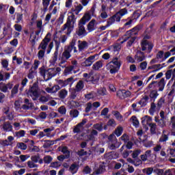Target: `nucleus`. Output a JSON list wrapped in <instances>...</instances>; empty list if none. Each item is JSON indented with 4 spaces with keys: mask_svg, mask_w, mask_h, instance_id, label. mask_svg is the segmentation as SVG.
I'll use <instances>...</instances> for the list:
<instances>
[{
    "mask_svg": "<svg viewBox=\"0 0 175 175\" xmlns=\"http://www.w3.org/2000/svg\"><path fill=\"white\" fill-rule=\"evenodd\" d=\"M90 20H91V15H90V14H85L79 21L78 29L75 32L76 35H77L79 38H85V36L88 35V32L85 30L84 25H85Z\"/></svg>",
    "mask_w": 175,
    "mask_h": 175,
    "instance_id": "f257e3e1",
    "label": "nucleus"
},
{
    "mask_svg": "<svg viewBox=\"0 0 175 175\" xmlns=\"http://www.w3.org/2000/svg\"><path fill=\"white\" fill-rule=\"evenodd\" d=\"M49 36H51V33H48L42 41L40 42L38 49H42V50L38 51V59H42L44 57V53H46V49H47V46L49 43L51 41V38H49Z\"/></svg>",
    "mask_w": 175,
    "mask_h": 175,
    "instance_id": "f03ea898",
    "label": "nucleus"
},
{
    "mask_svg": "<svg viewBox=\"0 0 175 175\" xmlns=\"http://www.w3.org/2000/svg\"><path fill=\"white\" fill-rule=\"evenodd\" d=\"M121 60L118 59V57H113L112 60L107 64V68L109 69L111 75L118 73L121 68Z\"/></svg>",
    "mask_w": 175,
    "mask_h": 175,
    "instance_id": "7ed1b4c3",
    "label": "nucleus"
},
{
    "mask_svg": "<svg viewBox=\"0 0 175 175\" xmlns=\"http://www.w3.org/2000/svg\"><path fill=\"white\" fill-rule=\"evenodd\" d=\"M40 75L42 76L45 81H49L53 77L57 76V72H55V68H48L46 70L44 66H42L39 68Z\"/></svg>",
    "mask_w": 175,
    "mask_h": 175,
    "instance_id": "20e7f679",
    "label": "nucleus"
},
{
    "mask_svg": "<svg viewBox=\"0 0 175 175\" xmlns=\"http://www.w3.org/2000/svg\"><path fill=\"white\" fill-rule=\"evenodd\" d=\"M150 39H151V36L146 34L144 36L141 42L142 51H146V50H148V54H150L151 51H152V49H154V44L148 41Z\"/></svg>",
    "mask_w": 175,
    "mask_h": 175,
    "instance_id": "39448f33",
    "label": "nucleus"
},
{
    "mask_svg": "<svg viewBox=\"0 0 175 175\" xmlns=\"http://www.w3.org/2000/svg\"><path fill=\"white\" fill-rule=\"evenodd\" d=\"M30 96H34V98H39L40 94L39 93V85L38 83H34L32 86H30L28 91Z\"/></svg>",
    "mask_w": 175,
    "mask_h": 175,
    "instance_id": "423d86ee",
    "label": "nucleus"
},
{
    "mask_svg": "<svg viewBox=\"0 0 175 175\" xmlns=\"http://www.w3.org/2000/svg\"><path fill=\"white\" fill-rule=\"evenodd\" d=\"M73 28H75L74 25H72V21L69 18H67L66 23L63 25L61 28V32H64L67 29L66 35L69 36L72 33V31H73Z\"/></svg>",
    "mask_w": 175,
    "mask_h": 175,
    "instance_id": "0eeeda50",
    "label": "nucleus"
},
{
    "mask_svg": "<svg viewBox=\"0 0 175 175\" xmlns=\"http://www.w3.org/2000/svg\"><path fill=\"white\" fill-rule=\"evenodd\" d=\"M96 55H98L96 54L94 55H91L87 59H85V60L81 63V66H83L84 68L91 66V65H92V64L95 62V57H96Z\"/></svg>",
    "mask_w": 175,
    "mask_h": 175,
    "instance_id": "6e6552de",
    "label": "nucleus"
},
{
    "mask_svg": "<svg viewBox=\"0 0 175 175\" xmlns=\"http://www.w3.org/2000/svg\"><path fill=\"white\" fill-rule=\"evenodd\" d=\"M131 95V93L129 90H118L116 93V96L119 99H125L126 98H129Z\"/></svg>",
    "mask_w": 175,
    "mask_h": 175,
    "instance_id": "1a4fd4ad",
    "label": "nucleus"
},
{
    "mask_svg": "<svg viewBox=\"0 0 175 175\" xmlns=\"http://www.w3.org/2000/svg\"><path fill=\"white\" fill-rule=\"evenodd\" d=\"M75 46H76V40H72V42H70L69 46L65 47L64 51L70 53L72 51L74 50V53H77V49Z\"/></svg>",
    "mask_w": 175,
    "mask_h": 175,
    "instance_id": "9d476101",
    "label": "nucleus"
},
{
    "mask_svg": "<svg viewBox=\"0 0 175 175\" xmlns=\"http://www.w3.org/2000/svg\"><path fill=\"white\" fill-rule=\"evenodd\" d=\"M70 83H73V77H71L65 81H64L62 79H59L57 81V83L59 84V86L60 87V89L63 88V87H66V85H69Z\"/></svg>",
    "mask_w": 175,
    "mask_h": 175,
    "instance_id": "9b49d317",
    "label": "nucleus"
},
{
    "mask_svg": "<svg viewBox=\"0 0 175 175\" xmlns=\"http://www.w3.org/2000/svg\"><path fill=\"white\" fill-rule=\"evenodd\" d=\"M116 21H117L118 23H120V17L118 16L117 14H114L113 16L108 18V21H107V27H110V25H113V24H114Z\"/></svg>",
    "mask_w": 175,
    "mask_h": 175,
    "instance_id": "f8f14e48",
    "label": "nucleus"
},
{
    "mask_svg": "<svg viewBox=\"0 0 175 175\" xmlns=\"http://www.w3.org/2000/svg\"><path fill=\"white\" fill-rule=\"evenodd\" d=\"M1 129L3 132H13V126L10 122H5L2 125Z\"/></svg>",
    "mask_w": 175,
    "mask_h": 175,
    "instance_id": "ddd939ff",
    "label": "nucleus"
},
{
    "mask_svg": "<svg viewBox=\"0 0 175 175\" xmlns=\"http://www.w3.org/2000/svg\"><path fill=\"white\" fill-rule=\"evenodd\" d=\"M135 59H137V62H143L146 59V55L144 52L142 51H137L136 55L134 56Z\"/></svg>",
    "mask_w": 175,
    "mask_h": 175,
    "instance_id": "4468645a",
    "label": "nucleus"
},
{
    "mask_svg": "<svg viewBox=\"0 0 175 175\" xmlns=\"http://www.w3.org/2000/svg\"><path fill=\"white\" fill-rule=\"evenodd\" d=\"M154 121L160 128H165L166 126V120L165 119H159V116H155Z\"/></svg>",
    "mask_w": 175,
    "mask_h": 175,
    "instance_id": "2eb2a0df",
    "label": "nucleus"
},
{
    "mask_svg": "<svg viewBox=\"0 0 175 175\" xmlns=\"http://www.w3.org/2000/svg\"><path fill=\"white\" fill-rule=\"evenodd\" d=\"M157 85L159 87V92H163L165 86L166 85V81H165V78H162L159 82H157Z\"/></svg>",
    "mask_w": 175,
    "mask_h": 175,
    "instance_id": "dca6fc26",
    "label": "nucleus"
},
{
    "mask_svg": "<svg viewBox=\"0 0 175 175\" xmlns=\"http://www.w3.org/2000/svg\"><path fill=\"white\" fill-rule=\"evenodd\" d=\"M80 168V165H79V164H76V163H72L68 170L69 172H70V173H72V174H76V173H77V172H79V169Z\"/></svg>",
    "mask_w": 175,
    "mask_h": 175,
    "instance_id": "f3484780",
    "label": "nucleus"
},
{
    "mask_svg": "<svg viewBox=\"0 0 175 175\" xmlns=\"http://www.w3.org/2000/svg\"><path fill=\"white\" fill-rule=\"evenodd\" d=\"M3 71H0V81H6V80H9L10 79V73L5 72V75H3Z\"/></svg>",
    "mask_w": 175,
    "mask_h": 175,
    "instance_id": "a211bd4d",
    "label": "nucleus"
},
{
    "mask_svg": "<svg viewBox=\"0 0 175 175\" xmlns=\"http://www.w3.org/2000/svg\"><path fill=\"white\" fill-rule=\"evenodd\" d=\"M83 88H84V81L83 80H80L77 82L75 86V91L77 92H80Z\"/></svg>",
    "mask_w": 175,
    "mask_h": 175,
    "instance_id": "6ab92c4d",
    "label": "nucleus"
},
{
    "mask_svg": "<svg viewBox=\"0 0 175 175\" xmlns=\"http://www.w3.org/2000/svg\"><path fill=\"white\" fill-rule=\"evenodd\" d=\"M96 21L95 19H92L88 24V32H92V31H95V22Z\"/></svg>",
    "mask_w": 175,
    "mask_h": 175,
    "instance_id": "aec40b11",
    "label": "nucleus"
},
{
    "mask_svg": "<svg viewBox=\"0 0 175 175\" xmlns=\"http://www.w3.org/2000/svg\"><path fill=\"white\" fill-rule=\"evenodd\" d=\"M158 96H159L158 90H152L149 95V98H150L151 100H153V102H155V99H157Z\"/></svg>",
    "mask_w": 175,
    "mask_h": 175,
    "instance_id": "412c9836",
    "label": "nucleus"
},
{
    "mask_svg": "<svg viewBox=\"0 0 175 175\" xmlns=\"http://www.w3.org/2000/svg\"><path fill=\"white\" fill-rule=\"evenodd\" d=\"M75 69V66H70L65 68L64 71V76H68V75H72V72Z\"/></svg>",
    "mask_w": 175,
    "mask_h": 175,
    "instance_id": "4be33fe9",
    "label": "nucleus"
},
{
    "mask_svg": "<svg viewBox=\"0 0 175 175\" xmlns=\"http://www.w3.org/2000/svg\"><path fill=\"white\" fill-rule=\"evenodd\" d=\"M165 132L166 131H163V134L159 140L160 143H165V142H167V140H169V135L164 134Z\"/></svg>",
    "mask_w": 175,
    "mask_h": 175,
    "instance_id": "5701e85b",
    "label": "nucleus"
},
{
    "mask_svg": "<svg viewBox=\"0 0 175 175\" xmlns=\"http://www.w3.org/2000/svg\"><path fill=\"white\" fill-rule=\"evenodd\" d=\"M103 66V63L102 61H98L92 66V70H99L100 68Z\"/></svg>",
    "mask_w": 175,
    "mask_h": 175,
    "instance_id": "b1692460",
    "label": "nucleus"
},
{
    "mask_svg": "<svg viewBox=\"0 0 175 175\" xmlns=\"http://www.w3.org/2000/svg\"><path fill=\"white\" fill-rule=\"evenodd\" d=\"M148 126L150 128V134L157 135V124L155 123H149Z\"/></svg>",
    "mask_w": 175,
    "mask_h": 175,
    "instance_id": "393cba45",
    "label": "nucleus"
},
{
    "mask_svg": "<svg viewBox=\"0 0 175 175\" xmlns=\"http://www.w3.org/2000/svg\"><path fill=\"white\" fill-rule=\"evenodd\" d=\"M70 109H77V107H80V102L76 100H71L69 103Z\"/></svg>",
    "mask_w": 175,
    "mask_h": 175,
    "instance_id": "a878e982",
    "label": "nucleus"
},
{
    "mask_svg": "<svg viewBox=\"0 0 175 175\" xmlns=\"http://www.w3.org/2000/svg\"><path fill=\"white\" fill-rule=\"evenodd\" d=\"M93 128L94 129H96L98 132H102V131H103V122H101L99 123L94 124L93 125Z\"/></svg>",
    "mask_w": 175,
    "mask_h": 175,
    "instance_id": "bb28decb",
    "label": "nucleus"
},
{
    "mask_svg": "<svg viewBox=\"0 0 175 175\" xmlns=\"http://www.w3.org/2000/svg\"><path fill=\"white\" fill-rule=\"evenodd\" d=\"M105 170H106L105 165H100L98 167V169L95 171V172L93 173V174L99 175L102 174Z\"/></svg>",
    "mask_w": 175,
    "mask_h": 175,
    "instance_id": "cd10ccee",
    "label": "nucleus"
},
{
    "mask_svg": "<svg viewBox=\"0 0 175 175\" xmlns=\"http://www.w3.org/2000/svg\"><path fill=\"white\" fill-rule=\"evenodd\" d=\"M58 59V51H55L53 53V56L52 59L50 60L51 65H55V62H57Z\"/></svg>",
    "mask_w": 175,
    "mask_h": 175,
    "instance_id": "c85d7f7f",
    "label": "nucleus"
},
{
    "mask_svg": "<svg viewBox=\"0 0 175 175\" xmlns=\"http://www.w3.org/2000/svg\"><path fill=\"white\" fill-rule=\"evenodd\" d=\"M142 29H143V25H138L131 29V32H134V35H137V33H139V31H142Z\"/></svg>",
    "mask_w": 175,
    "mask_h": 175,
    "instance_id": "c756f323",
    "label": "nucleus"
},
{
    "mask_svg": "<svg viewBox=\"0 0 175 175\" xmlns=\"http://www.w3.org/2000/svg\"><path fill=\"white\" fill-rule=\"evenodd\" d=\"M128 14V10H126V8H123V9L120 10L119 12H118L115 14H117V16L118 17H120V19H121V18L123 16H125V14Z\"/></svg>",
    "mask_w": 175,
    "mask_h": 175,
    "instance_id": "7c9ffc66",
    "label": "nucleus"
},
{
    "mask_svg": "<svg viewBox=\"0 0 175 175\" xmlns=\"http://www.w3.org/2000/svg\"><path fill=\"white\" fill-rule=\"evenodd\" d=\"M122 132H124V129L122 126H118L114 131V135H116L118 137H120V136L122 135Z\"/></svg>",
    "mask_w": 175,
    "mask_h": 175,
    "instance_id": "2f4dec72",
    "label": "nucleus"
},
{
    "mask_svg": "<svg viewBox=\"0 0 175 175\" xmlns=\"http://www.w3.org/2000/svg\"><path fill=\"white\" fill-rule=\"evenodd\" d=\"M88 47V42H87V41H83L78 45V49L79 51H83L84 49H87Z\"/></svg>",
    "mask_w": 175,
    "mask_h": 175,
    "instance_id": "473e14b6",
    "label": "nucleus"
},
{
    "mask_svg": "<svg viewBox=\"0 0 175 175\" xmlns=\"http://www.w3.org/2000/svg\"><path fill=\"white\" fill-rule=\"evenodd\" d=\"M18 87H20L19 84H16L14 86V88L11 90V98H14V95L18 92Z\"/></svg>",
    "mask_w": 175,
    "mask_h": 175,
    "instance_id": "72a5a7b5",
    "label": "nucleus"
},
{
    "mask_svg": "<svg viewBox=\"0 0 175 175\" xmlns=\"http://www.w3.org/2000/svg\"><path fill=\"white\" fill-rule=\"evenodd\" d=\"M0 91H1V92H3L4 94H6V92H9L6 83H4L3 82L0 83Z\"/></svg>",
    "mask_w": 175,
    "mask_h": 175,
    "instance_id": "f704fd0d",
    "label": "nucleus"
},
{
    "mask_svg": "<svg viewBox=\"0 0 175 175\" xmlns=\"http://www.w3.org/2000/svg\"><path fill=\"white\" fill-rule=\"evenodd\" d=\"M67 95H68V90L66 89H63L59 92V96L61 99H65Z\"/></svg>",
    "mask_w": 175,
    "mask_h": 175,
    "instance_id": "c9c22d12",
    "label": "nucleus"
},
{
    "mask_svg": "<svg viewBox=\"0 0 175 175\" xmlns=\"http://www.w3.org/2000/svg\"><path fill=\"white\" fill-rule=\"evenodd\" d=\"M98 95H100L101 96H105V95H107V90H106V88H100V90L97 91Z\"/></svg>",
    "mask_w": 175,
    "mask_h": 175,
    "instance_id": "e433bc0d",
    "label": "nucleus"
},
{
    "mask_svg": "<svg viewBox=\"0 0 175 175\" xmlns=\"http://www.w3.org/2000/svg\"><path fill=\"white\" fill-rule=\"evenodd\" d=\"M99 76L95 75L90 78V81L92 84H98V83H99Z\"/></svg>",
    "mask_w": 175,
    "mask_h": 175,
    "instance_id": "4c0bfd02",
    "label": "nucleus"
},
{
    "mask_svg": "<svg viewBox=\"0 0 175 175\" xmlns=\"http://www.w3.org/2000/svg\"><path fill=\"white\" fill-rule=\"evenodd\" d=\"M44 142H45L43 145L44 148H49L51 147V146H53V144H54V141L44 140Z\"/></svg>",
    "mask_w": 175,
    "mask_h": 175,
    "instance_id": "58836bf2",
    "label": "nucleus"
},
{
    "mask_svg": "<svg viewBox=\"0 0 175 175\" xmlns=\"http://www.w3.org/2000/svg\"><path fill=\"white\" fill-rule=\"evenodd\" d=\"M131 120H132L133 121V125L135 126V128H137L139 124V120H137V117L133 116Z\"/></svg>",
    "mask_w": 175,
    "mask_h": 175,
    "instance_id": "ea45409f",
    "label": "nucleus"
},
{
    "mask_svg": "<svg viewBox=\"0 0 175 175\" xmlns=\"http://www.w3.org/2000/svg\"><path fill=\"white\" fill-rule=\"evenodd\" d=\"M156 107H157V105H155V103H152L150 105V108L149 109V114H150V116H154V113H155Z\"/></svg>",
    "mask_w": 175,
    "mask_h": 175,
    "instance_id": "a19ab883",
    "label": "nucleus"
},
{
    "mask_svg": "<svg viewBox=\"0 0 175 175\" xmlns=\"http://www.w3.org/2000/svg\"><path fill=\"white\" fill-rule=\"evenodd\" d=\"M140 16H142V14H140V12H139V11H135L132 16H131V20H137V18H139V17H140Z\"/></svg>",
    "mask_w": 175,
    "mask_h": 175,
    "instance_id": "79ce46f5",
    "label": "nucleus"
},
{
    "mask_svg": "<svg viewBox=\"0 0 175 175\" xmlns=\"http://www.w3.org/2000/svg\"><path fill=\"white\" fill-rule=\"evenodd\" d=\"M39 159H40V154H39V153H38L36 155H33V156L31 157V160L34 163H38V162L39 161Z\"/></svg>",
    "mask_w": 175,
    "mask_h": 175,
    "instance_id": "37998d69",
    "label": "nucleus"
},
{
    "mask_svg": "<svg viewBox=\"0 0 175 175\" xmlns=\"http://www.w3.org/2000/svg\"><path fill=\"white\" fill-rule=\"evenodd\" d=\"M79 112L77 109H74L70 111V116L72 117V118H76L79 117Z\"/></svg>",
    "mask_w": 175,
    "mask_h": 175,
    "instance_id": "c03bdc74",
    "label": "nucleus"
},
{
    "mask_svg": "<svg viewBox=\"0 0 175 175\" xmlns=\"http://www.w3.org/2000/svg\"><path fill=\"white\" fill-rule=\"evenodd\" d=\"M146 121V122H151V121H152V118L147 115L142 118V124H145Z\"/></svg>",
    "mask_w": 175,
    "mask_h": 175,
    "instance_id": "a18cd8bd",
    "label": "nucleus"
},
{
    "mask_svg": "<svg viewBox=\"0 0 175 175\" xmlns=\"http://www.w3.org/2000/svg\"><path fill=\"white\" fill-rule=\"evenodd\" d=\"M33 31L31 32V33L30 34V37H29V41L31 42V46H35V44H36V35H34L33 36V39L32 38V35H33Z\"/></svg>",
    "mask_w": 175,
    "mask_h": 175,
    "instance_id": "49530a36",
    "label": "nucleus"
},
{
    "mask_svg": "<svg viewBox=\"0 0 175 175\" xmlns=\"http://www.w3.org/2000/svg\"><path fill=\"white\" fill-rule=\"evenodd\" d=\"M43 161L44 163L49 165V163H51V161H53V157H51V156L50 155H46L44 157Z\"/></svg>",
    "mask_w": 175,
    "mask_h": 175,
    "instance_id": "de8ad7c7",
    "label": "nucleus"
},
{
    "mask_svg": "<svg viewBox=\"0 0 175 175\" xmlns=\"http://www.w3.org/2000/svg\"><path fill=\"white\" fill-rule=\"evenodd\" d=\"M132 23H133V20L131 19V18L127 21L126 23H124L123 28L125 29H128V28H131L132 27Z\"/></svg>",
    "mask_w": 175,
    "mask_h": 175,
    "instance_id": "09e8293b",
    "label": "nucleus"
},
{
    "mask_svg": "<svg viewBox=\"0 0 175 175\" xmlns=\"http://www.w3.org/2000/svg\"><path fill=\"white\" fill-rule=\"evenodd\" d=\"M40 151V148H39V146H33L29 147L30 152H39Z\"/></svg>",
    "mask_w": 175,
    "mask_h": 175,
    "instance_id": "8fccbe9b",
    "label": "nucleus"
},
{
    "mask_svg": "<svg viewBox=\"0 0 175 175\" xmlns=\"http://www.w3.org/2000/svg\"><path fill=\"white\" fill-rule=\"evenodd\" d=\"M14 106L16 111H18V110L21 109V104H20V101L18 100H15Z\"/></svg>",
    "mask_w": 175,
    "mask_h": 175,
    "instance_id": "3c124183",
    "label": "nucleus"
},
{
    "mask_svg": "<svg viewBox=\"0 0 175 175\" xmlns=\"http://www.w3.org/2000/svg\"><path fill=\"white\" fill-rule=\"evenodd\" d=\"M143 173H146L147 175L152 174V172H154V168L148 167L145 168L142 170Z\"/></svg>",
    "mask_w": 175,
    "mask_h": 175,
    "instance_id": "603ef678",
    "label": "nucleus"
},
{
    "mask_svg": "<svg viewBox=\"0 0 175 175\" xmlns=\"http://www.w3.org/2000/svg\"><path fill=\"white\" fill-rule=\"evenodd\" d=\"M163 103H165V98L163 96L161 97L158 102H157V107L159 109H161V107H162V105H163Z\"/></svg>",
    "mask_w": 175,
    "mask_h": 175,
    "instance_id": "864d4df0",
    "label": "nucleus"
},
{
    "mask_svg": "<svg viewBox=\"0 0 175 175\" xmlns=\"http://www.w3.org/2000/svg\"><path fill=\"white\" fill-rule=\"evenodd\" d=\"M172 75H173V70L170 69L167 70L165 72V79L166 80H170L172 77Z\"/></svg>",
    "mask_w": 175,
    "mask_h": 175,
    "instance_id": "5fc2aeb1",
    "label": "nucleus"
},
{
    "mask_svg": "<svg viewBox=\"0 0 175 175\" xmlns=\"http://www.w3.org/2000/svg\"><path fill=\"white\" fill-rule=\"evenodd\" d=\"M121 140H122V142H124V143L125 144H126V143H128V142H129V136H128V135L126 134H123L121 137H120Z\"/></svg>",
    "mask_w": 175,
    "mask_h": 175,
    "instance_id": "6e6d98bb",
    "label": "nucleus"
},
{
    "mask_svg": "<svg viewBox=\"0 0 175 175\" xmlns=\"http://www.w3.org/2000/svg\"><path fill=\"white\" fill-rule=\"evenodd\" d=\"M17 147L21 150H25L27 148V144H24V142H19L17 144Z\"/></svg>",
    "mask_w": 175,
    "mask_h": 175,
    "instance_id": "4d7b16f0",
    "label": "nucleus"
},
{
    "mask_svg": "<svg viewBox=\"0 0 175 175\" xmlns=\"http://www.w3.org/2000/svg\"><path fill=\"white\" fill-rule=\"evenodd\" d=\"M64 18H65V15H64V14H61L59 15V17L57 19L58 25H61L62 24H64Z\"/></svg>",
    "mask_w": 175,
    "mask_h": 175,
    "instance_id": "13d9d810",
    "label": "nucleus"
},
{
    "mask_svg": "<svg viewBox=\"0 0 175 175\" xmlns=\"http://www.w3.org/2000/svg\"><path fill=\"white\" fill-rule=\"evenodd\" d=\"M27 166L29 169H33V167H38V164H35L32 161H27Z\"/></svg>",
    "mask_w": 175,
    "mask_h": 175,
    "instance_id": "bf43d9fd",
    "label": "nucleus"
},
{
    "mask_svg": "<svg viewBox=\"0 0 175 175\" xmlns=\"http://www.w3.org/2000/svg\"><path fill=\"white\" fill-rule=\"evenodd\" d=\"M92 170H91V167H90V166L86 165L83 170V174H90Z\"/></svg>",
    "mask_w": 175,
    "mask_h": 175,
    "instance_id": "052dcab7",
    "label": "nucleus"
},
{
    "mask_svg": "<svg viewBox=\"0 0 175 175\" xmlns=\"http://www.w3.org/2000/svg\"><path fill=\"white\" fill-rule=\"evenodd\" d=\"M141 152H142V150H134L132 154V157L133 158V159H136V158H137V157H139V155H140Z\"/></svg>",
    "mask_w": 175,
    "mask_h": 175,
    "instance_id": "680f3d73",
    "label": "nucleus"
},
{
    "mask_svg": "<svg viewBox=\"0 0 175 175\" xmlns=\"http://www.w3.org/2000/svg\"><path fill=\"white\" fill-rule=\"evenodd\" d=\"M77 154L79 155V157H84V155H87L88 152L84 150V149H81L80 150L77 151Z\"/></svg>",
    "mask_w": 175,
    "mask_h": 175,
    "instance_id": "e2e57ef3",
    "label": "nucleus"
},
{
    "mask_svg": "<svg viewBox=\"0 0 175 175\" xmlns=\"http://www.w3.org/2000/svg\"><path fill=\"white\" fill-rule=\"evenodd\" d=\"M15 133L17 137H24V136H25V131L24 130H21Z\"/></svg>",
    "mask_w": 175,
    "mask_h": 175,
    "instance_id": "0e129e2a",
    "label": "nucleus"
},
{
    "mask_svg": "<svg viewBox=\"0 0 175 175\" xmlns=\"http://www.w3.org/2000/svg\"><path fill=\"white\" fill-rule=\"evenodd\" d=\"M62 152H63L64 154H66V155H68L69 158H70V151L68 150L67 146H64L62 148Z\"/></svg>",
    "mask_w": 175,
    "mask_h": 175,
    "instance_id": "69168bd1",
    "label": "nucleus"
},
{
    "mask_svg": "<svg viewBox=\"0 0 175 175\" xmlns=\"http://www.w3.org/2000/svg\"><path fill=\"white\" fill-rule=\"evenodd\" d=\"M60 166L61 163H59V161H55L51 163V167H53L55 169H58V167H59Z\"/></svg>",
    "mask_w": 175,
    "mask_h": 175,
    "instance_id": "338daca9",
    "label": "nucleus"
},
{
    "mask_svg": "<svg viewBox=\"0 0 175 175\" xmlns=\"http://www.w3.org/2000/svg\"><path fill=\"white\" fill-rule=\"evenodd\" d=\"M58 111L60 114H66V108H65L64 106H62L58 109Z\"/></svg>",
    "mask_w": 175,
    "mask_h": 175,
    "instance_id": "774afa93",
    "label": "nucleus"
}]
</instances>
